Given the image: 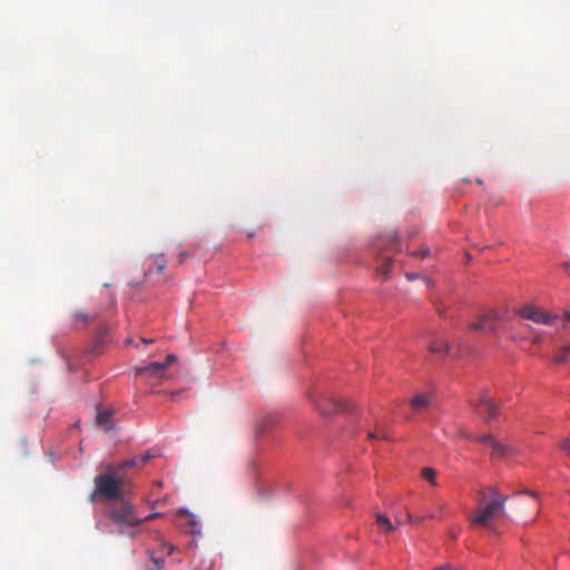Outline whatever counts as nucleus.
<instances>
[{"mask_svg": "<svg viewBox=\"0 0 570 570\" xmlns=\"http://www.w3.org/2000/svg\"><path fill=\"white\" fill-rule=\"evenodd\" d=\"M522 493H525V494H529L533 498H538V493L537 492H532V491H523Z\"/></svg>", "mask_w": 570, "mask_h": 570, "instance_id": "nucleus-26", "label": "nucleus"}, {"mask_svg": "<svg viewBox=\"0 0 570 570\" xmlns=\"http://www.w3.org/2000/svg\"><path fill=\"white\" fill-rule=\"evenodd\" d=\"M376 524L380 531L383 533H389L396 528V525H394L393 522L385 514L381 513L376 515Z\"/></svg>", "mask_w": 570, "mask_h": 570, "instance_id": "nucleus-13", "label": "nucleus"}, {"mask_svg": "<svg viewBox=\"0 0 570 570\" xmlns=\"http://www.w3.org/2000/svg\"><path fill=\"white\" fill-rule=\"evenodd\" d=\"M409 279H414L415 278V275H412V274H407L406 275Z\"/></svg>", "mask_w": 570, "mask_h": 570, "instance_id": "nucleus-29", "label": "nucleus"}, {"mask_svg": "<svg viewBox=\"0 0 570 570\" xmlns=\"http://www.w3.org/2000/svg\"><path fill=\"white\" fill-rule=\"evenodd\" d=\"M159 513H150L145 518H140L136 514L134 508L128 502H120L118 505H114L108 510V517L119 525V533L125 534L126 528H136L146 521L153 520L158 517Z\"/></svg>", "mask_w": 570, "mask_h": 570, "instance_id": "nucleus-3", "label": "nucleus"}, {"mask_svg": "<svg viewBox=\"0 0 570 570\" xmlns=\"http://www.w3.org/2000/svg\"><path fill=\"white\" fill-rule=\"evenodd\" d=\"M129 535L134 537L135 535V532L131 531V532H128Z\"/></svg>", "mask_w": 570, "mask_h": 570, "instance_id": "nucleus-34", "label": "nucleus"}, {"mask_svg": "<svg viewBox=\"0 0 570 570\" xmlns=\"http://www.w3.org/2000/svg\"><path fill=\"white\" fill-rule=\"evenodd\" d=\"M173 550H174V547H173V546H170V547H169V551H168V553L170 554V553L173 552Z\"/></svg>", "mask_w": 570, "mask_h": 570, "instance_id": "nucleus-31", "label": "nucleus"}, {"mask_svg": "<svg viewBox=\"0 0 570 570\" xmlns=\"http://www.w3.org/2000/svg\"><path fill=\"white\" fill-rule=\"evenodd\" d=\"M570 354V346H562L553 356L552 362L556 364H563Z\"/></svg>", "mask_w": 570, "mask_h": 570, "instance_id": "nucleus-17", "label": "nucleus"}, {"mask_svg": "<svg viewBox=\"0 0 570 570\" xmlns=\"http://www.w3.org/2000/svg\"><path fill=\"white\" fill-rule=\"evenodd\" d=\"M461 435H462L463 438H470L468 434H465V433H463V432H461Z\"/></svg>", "mask_w": 570, "mask_h": 570, "instance_id": "nucleus-32", "label": "nucleus"}, {"mask_svg": "<svg viewBox=\"0 0 570 570\" xmlns=\"http://www.w3.org/2000/svg\"><path fill=\"white\" fill-rule=\"evenodd\" d=\"M438 313H439L440 315H443V311H442L441 308H439V309H438Z\"/></svg>", "mask_w": 570, "mask_h": 570, "instance_id": "nucleus-33", "label": "nucleus"}, {"mask_svg": "<svg viewBox=\"0 0 570 570\" xmlns=\"http://www.w3.org/2000/svg\"><path fill=\"white\" fill-rule=\"evenodd\" d=\"M390 240H391L392 243H396V242H397V235H394V234H393V235H391V236H390Z\"/></svg>", "mask_w": 570, "mask_h": 570, "instance_id": "nucleus-27", "label": "nucleus"}, {"mask_svg": "<svg viewBox=\"0 0 570 570\" xmlns=\"http://www.w3.org/2000/svg\"><path fill=\"white\" fill-rule=\"evenodd\" d=\"M178 514L180 517H184L186 518V522L183 524V527L185 528V530L191 534L194 533H199L198 530H196V528L198 527V521L195 519V517L189 513L187 510H179L178 511Z\"/></svg>", "mask_w": 570, "mask_h": 570, "instance_id": "nucleus-11", "label": "nucleus"}, {"mask_svg": "<svg viewBox=\"0 0 570 570\" xmlns=\"http://www.w3.org/2000/svg\"><path fill=\"white\" fill-rule=\"evenodd\" d=\"M433 400L432 393H419L410 400V405L415 411H423L431 406Z\"/></svg>", "mask_w": 570, "mask_h": 570, "instance_id": "nucleus-10", "label": "nucleus"}, {"mask_svg": "<svg viewBox=\"0 0 570 570\" xmlns=\"http://www.w3.org/2000/svg\"><path fill=\"white\" fill-rule=\"evenodd\" d=\"M424 518L422 517H413L411 513H407V520L410 523H414V524H419L420 522H422Z\"/></svg>", "mask_w": 570, "mask_h": 570, "instance_id": "nucleus-23", "label": "nucleus"}, {"mask_svg": "<svg viewBox=\"0 0 570 570\" xmlns=\"http://www.w3.org/2000/svg\"><path fill=\"white\" fill-rule=\"evenodd\" d=\"M396 525H400L402 522L400 520H396Z\"/></svg>", "mask_w": 570, "mask_h": 570, "instance_id": "nucleus-35", "label": "nucleus"}, {"mask_svg": "<svg viewBox=\"0 0 570 570\" xmlns=\"http://www.w3.org/2000/svg\"><path fill=\"white\" fill-rule=\"evenodd\" d=\"M563 317L566 320V323L562 324V327L567 328L568 327V323H570V311L564 312Z\"/></svg>", "mask_w": 570, "mask_h": 570, "instance_id": "nucleus-24", "label": "nucleus"}, {"mask_svg": "<svg viewBox=\"0 0 570 570\" xmlns=\"http://www.w3.org/2000/svg\"><path fill=\"white\" fill-rule=\"evenodd\" d=\"M474 411L485 421L493 420L498 414V405L489 396H481L478 403L473 404Z\"/></svg>", "mask_w": 570, "mask_h": 570, "instance_id": "nucleus-8", "label": "nucleus"}, {"mask_svg": "<svg viewBox=\"0 0 570 570\" xmlns=\"http://www.w3.org/2000/svg\"><path fill=\"white\" fill-rule=\"evenodd\" d=\"M560 449L570 455V439H566L560 444Z\"/></svg>", "mask_w": 570, "mask_h": 570, "instance_id": "nucleus-22", "label": "nucleus"}, {"mask_svg": "<svg viewBox=\"0 0 570 570\" xmlns=\"http://www.w3.org/2000/svg\"><path fill=\"white\" fill-rule=\"evenodd\" d=\"M154 268L157 273L161 274L166 268V259L163 254L154 258V266L148 268V273H153Z\"/></svg>", "mask_w": 570, "mask_h": 570, "instance_id": "nucleus-18", "label": "nucleus"}, {"mask_svg": "<svg viewBox=\"0 0 570 570\" xmlns=\"http://www.w3.org/2000/svg\"><path fill=\"white\" fill-rule=\"evenodd\" d=\"M90 320V316L86 314L85 312H77L75 314V321L76 323H80L81 326L86 325Z\"/></svg>", "mask_w": 570, "mask_h": 570, "instance_id": "nucleus-20", "label": "nucleus"}, {"mask_svg": "<svg viewBox=\"0 0 570 570\" xmlns=\"http://www.w3.org/2000/svg\"><path fill=\"white\" fill-rule=\"evenodd\" d=\"M429 351L438 354H446L450 351L448 342L443 340H435L430 343Z\"/></svg>", "mask_w": 570, "mask_h": 570, "instance_id": "nucleus-15", "label": "nucleus"}, {"mask_svg": "<svg viewBox=\"0 0 570 570\" xmlns=\"http://www.w3.org/2000/svg\"><path fill=\"white\" fill-rule=\"evenodd\" d=\"M323 395L318 392L309 394L311 402L318 409L320 413L327 416L334 412L347 411L350 404L347 401H338L332 397H327L325 403L322 402Z\"/></svg>", "mask_w": 570, "mask_h": 570, "instance_id": "nucleus-5", "label": "nucleus"}, {"mask_svg": "<svg viewBox=\"0 0 570 570\" xmlns=\"http://www.w3.org/2000/svg\"><path fill=\"white\" fill-rule=\"evenodd\" d=\"M174 362H176V355L169 354L165 362H153L146 366L137 367L136 374L161 381L166 379L167 367Z\"/></svg>", "mask_w": 570, "mask_h": 570, "instance_id": "nucleus-6", "label": "nucleus"}, {"mask_svg": "<svg viewBox=\"0 0 570 570\" xmlns=\"http://www.w3.org/2000/svg\"><path fill=\"white\" fill-rule=\"evenodd\" d=\"M509 497L502 494L497 487L479 491V509L471 515L472 525L488 527L494 519L505 515V503Z\"/></svg>", "mask_w": 570, "mask_h": 570, "instance_id": "nucleus-1", "label": "nucleus"}, {"mask_svg": "<svg viewBox=\"0 0 570 570\" xmlns=\"http://www.w3.org/2000/svg\"><path fill=\"white\" fill-rule=\"evenodd\" d=\"M141 341L146 344L154 342L153 338H141Z\"/></svg>", "mask_w": 570, "mask_h": 570, "instance_id": "nucleus-28", "label": "nucleus"}, {"mask_svg": "<svg viewBox=\"0 0 570 570\" xmlns=\"http://www.w3.org/2000/svg\"><path fill=\"white\" fill-rule=\"evenodd\" d=\"M124 495V479L117 469L108 466L105 473L95 478V490L90 495L94 502L98 499L116 501Z\"/></svg>", "mask_w": 570, "mask_h": 570, "instance_id": "nucleus-2", "label": "nucleus"}, {"mask_svg": "<svg viewBox=\"0 0 570 570\" xmlns=\"http://www.w3.org/2000/svg\"><path fill=\"white\" fill-rule=\"evenodd\" d=\"M503 315L498 309H489L478 315L476 320L468 325L471 332H482L483 334L495 333L499 330V322Z\"/></svg>", "mask_w": 570, "mask_h": 570, "instance_id": "nucleus-4", "label": "nucleus"}, {"mask_svg": "<svg viewBox=\"0 0 570 570\" xmlns=\"http://www.w3.org/2000/svg\"><path fill=\"white\" fill-rule=\"evenodd\" d=\"M425 518L434 519V518H436V515L431 513V514L426 515Z\"/></svg>", "mask_w": 570, "mask_h": 570, "instance_id": "nucleus-30", "label": "nucleus"}, {"mask_svg": "<svg viewBox=\"0 0 570 570\" xmlns=\"http://www.w3.org/2000/svg\"><path fill=\"white\" fill-rule=\"evenodd\" d=\"M518 313L522 318L530 320L537 324H550L558 317L557 315L549 314L534 305L523 306Z\"/></svg>", "mask_w": 570, "mask_h": 570, "instance_id": "nucleus-7", "label": "nucleus"}, {"mask_svg": "<svg viewBox=\"0 0 570 570\" xmlns=\"http://www.w3.org/2000/svg\"><path fill=\"white\" fill-rule=\"evenodd\" d=\"M473 439L489 445L492 450L491 451L492 458H497V459L504 458L508 455V453L510 451L507 445L494 440L491 434H483V435L474 436Z\"/></svg>", "mask_w": 570, "mask_h": 570, "instance_id": "nucleus-9", "label": "nucleus"}, {"mask_svg": "<svg viewBox=\"0 0 570 570\" xmlns=\"http://www.w3.org/2000/svg\"><path fill=\"white\" fill-rule=\"evenodd\" d=\"M187 257V253L186 252H181L179 254V263H183L185 261V258Z\"/></svg>", "mask_w": 570, "mask_h": 570, "instance_id": "nucleus-25", "label": "nucleus"}, {"mask_svg": "<svg viewBox=\"0 0 570 570\" xmlns=\"http://www.w3.org/2000/svg\"><path fill=\"white\" fill-rule=\"evenodd\" d=\"M391 265H392V262L391 259H387L383 266L379 267L377 268V272L381 273L382 275H386L389 274L390 272V268H391Z\"/></svg>", "mask_w": 570, "mask_h": 570, "instance_id": "nucleus-21", "label": "nucleus"}, {"mask_svg": "<svg viewBox=\"0 0 570 570\" xmlns=\"http://www.w3.org/2000/svg\"><path fill=\"white\" fill-rule=\"evenodd\" d=\"M111 415H112V412L109 410L98 411L97 416H96L97 425L100 426L101 429H104L105 431L111 430V428H112Z\"/></svg>", "mask_w": 570, "mask_h": 570, "instance_id": "nucleus-12", "label": "nucleus"}, {"mask_svg": "<svg viewBox=\"0 0 570 570\" xmlns=\"http://www.w3.org/2000/svg\"><path fill=\"white\" fill-rule=\"evenodd\" d=\"M367 439L370 441H375L379 439L386 441L391 440L389 429L385 426H376L375 431H371L367 433Z\"/></svg>", "mask_w": 570, "mask_h": 570, "instance_id": "nucleus-14", "label": "nucleus"}, {"mask_svg": "<svg viewBox=\"0 0 570 570\" xmlns=\"http://www.w3.org/2000/svg\"><path fill=\"white\" fill-rule=\"evenodd\" d=\"M150 458H151V454H149L147 452V453L142 454L140 458H138V459L126 460L121 464V468L141 466V465L146 464Z\"/></svg>", "mask_w": 570, "mask_h": 570, "instance_id": "nucleus-16", "label": "nucleus"}, {"mask_svg": "<svg viewBox=\"0 0 570 570\" xmlns=\"http://www.w3.org/2000/svg\"><path fill=\"white\" fill-rule=\"evenodd\" d=\"M422 478L425 479L428 482H430L433 485H438L436 483V471L432 468H423L421 471Z\"/></svg>", "mask_w": 570, "mask_h": 570, "instance_id": "nucleus-19", "label": "nucleus"}]
</instances>
